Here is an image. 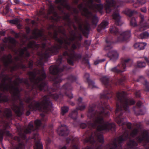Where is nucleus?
Wrapping results in <instances>:
<instances>
[{"label":"nucleus","mask_w":149,"mask_h":149,"mask_svg":"<svg viewBox=\"0 0 149 149\" xmlns=\"http://www.w3.org/2000/svg\"><path fill=\"white\" fill-rule=\"evenodd\" d=\"M137 146V143L133 140H130L127 143V149H135Z\"/></svg>","instance_id":"a211bd4d"},{"label":"nucleus","mask_w":149,"mask_h":149,"mask_svg":"<svg viewBox=\"0 0 149 149\" xmlns=\"http://www.w3.org/2000/svg\"><path fill=\"white\" fill-rule=\"evenodd\" d=\"M62 130V128H59L57 130V133L60 135L63 136L67 134L69 132L66 127H65L64 130Z\"/></svg>","instance_id":"6ab92c4d"},{"label":"nucleus","mask_w":149,"mask_h":149,"mask_svg":"<svg viewBox=\"0 0 149 149\" xmlns=\"http://www.w3.org/2000/svg\"><path fill=\"white\" fill-rule=\"evenodd\" d=\"M138 132V130L137 129H134L133 130L131 133L130 136L132 137H134Z\"/></svg>","instance_id":"4c0bfd02"},{"label":"nucleus","mask_w":149,"mask_h":149,"mask_svg":"<svg viewBox=\"0 0 149 149\" xmlns=\"http://www.w3.org/2000/svg\"><path fill=\"white\" fill-rule=\"evenodd\" d=\"M91 111L90 110H89V112L88 113V117H90V115H91Z\"/></svg>","instance_id":"603ef678"},{"label":"nucleus","mask_w":149,"mask_h":149,"mask_svg":"<svg viewBox=\"0 0 149 149\" xmlns=\"http://www.w3.org/2000/svg\"><path fill=\"white\" fill-rule=\"evenodd\" d=\"M146 45V43L145 42H137L134 44V47L138 49L143 50L144 49Z\"/></svg>","instance_id":"f3484780"},{"label":"nucleus","mask_w":149,"mask_h":149,"mask_svg":"<svg viewBox=\"0 0 149 149\" xmlns=\"http://www.w3.org/2000/svg\"><path fill=\"white\" fill-rule=\"evenodd\" d=\"M5 114L8 118H10L12 116L11 110L10 109H6L5 110Z\"/></svg>","instance_id":"cd10ccee"},{"label":"nucleus","mask_w":149,"mask_h":149,"mask_svg":"<svg viewBox=\"0 0 149 149\" xmlns=\"http://www.w3.org/2000/svg\"><path fill=\"white\" fill-rule=\"evenodd\" d=\"M140 17L141 20L139 23L140 26L139 31H142L149 28V26H146V23L143 20L144 16L143 15L140 14Z\"/></svg>","instance_id":"ddd939ff"},{"label":"nucleus","mask_w":149,"mask_h":149,"mask_svg":"<svg viewBox=\"0 0 149 149\" xmlns=\"http://www.w3.org/2000/svg\"><path fill=\"white\" fill-rule=\"evenodd\" d=\"M128 14L130 16H131L132 14H134V13H136V12L134 11H132L130 9H128Z\"/></svg>","instance_id":"a19ab883"},{"label":"nucleus","mask_w":149,"mask_h":149,"mask_svg":"<svg viewBox=\"0 0 149 149\" xmlns=\"http://www.w3.org/2000/svg\"><path fill=\"white\" fill-rule=\"evenodd\" d=\"M50 73L55 74H57L59 71V70L56 66H52L49 68Z\"/></svg>","instance_id":"412c9836"},{"label":"nucleus","mask_w":149,"mask_h":149,"mask_svg":"<svg viewBox=\"0 0 149 149\" xmlns=\"http://www.w3.org/2000/svg\"><path fill=\"white\" fill-rule=\"evenodd\" d=\"M88 82V84H89V86L91 88H93L94 87H95V86L94 83L92 81H89Z\"/></svg>","instance_id":"58836bf2"},{"label":"nucleus","mask_w":149,"mask_h":149,"mask_svg":"<svg viewBox=\"0 0 149 149\" xmlns=\"http://www.w3.org/2000/svg\"><path fill=\"white\" fill-rule=\"evenodd\" d=\"M96 149H101V147H99L98 148H97Z\"/></svg>","instance_id":"774afa93"},{"label":"nucleus","mask_w":149,"mask_h":149,"mask_svg":"<svg viewBox=\"0 0 149 149\" xmlns=\"http://www.w3.org/2000/svg\"><path fill=\"white\" fill-rule=\"evenodd\" d=\"M54 8L52 5H50L49 7L48 13L49 14L53 13H54Z\"/></svg>","instance_id":"c9c22d12"},{"label":"nucleus","mask_w":149,"mask_h":149,"mask_svg":"<svg viewBox=\"0 0 149 149\" xmlns=\"http://www.w3.org/2000/svg\"><path fill=\"white\" fill-rule=\"evenodd\" d=\"M77 38L74 35H71L68 38L66 36L64 35V37L58 40V41L60 45H61L63 47L66 48V46L69 45L71 43H73L72 48L75 49L77 48L79 45V44L77 42Z\"/></svg>","instance_id":"39448f33"},{"label":"nucleus","mask_w":149,"mask_h":149,"mask_svg":"<svg viewBox=\"0 0 149 149\" xmlns=\"http://www.w3.org/2000/svg\"><path fill=\"white\" fill-rule=\"evenodd\" d=\"M129 61V59H127L122 63V64L116 67H115L111 69V70L113 72L119 73L120 72H124L126 67V63Z\"/></svg>","instance_id":"1a4fd4ad"},{"label":"nucleus","mask_w":149,"mask_h":149,"mask_svg":"<svg viewBox=\"0 0 149 149\" xmlns=\"http://www.w3.org/2000/svg\"><path fill=\"white\" fill-rule=\"evenodd\" d=\"M129 137L128 133L126 132L123 136H120L118 138L115 139L109 145V149H117V143H120L122 141L125 140Z\"/></svg>","instance_id":"6e6552de"},{"label":"nucleus","mask_w":149,"mask_h":149,"mask_svg":"<svg viewBox=\"0 0 149 149\" xmlns=\"http://www.w3.org/2000/svg\"><path fill=\"white\" fill-rule=\"evenodd\" d=\"M73 149H77V147L76 146H74L73 148Z\"/></svg>","instance_id":"69168bd1"},{"label":"nucleus","mask_w":149,"mask_h":149,"mask_svg":"<svg viewBox=\"0 0 149 149\" xmlns=\"http://www.w3.org/2000/svg\"><path fill=\"white\" fill-rule=\"evenodd\" d=\"M64 88L69 89L70 88V86L68 84H66L64 85L63 86Z\"/></svg>","instance_id":"c03bdc74"},{"label":"nucleus","mask_w":149,"mask_h":149,"mask_svg":"<svg viewBox=\"0 0 149 149\" xmlns=\"http://www.w3.org/2000/svg\"><path fill=\"white\" fill-rule=\"evenodd\" d=\"M63 55L65 56L67 55L68 57V63L71 65L73 64V60L75 58H76L77 55L75 54L74 52L72 50L70 51L69 53L66 52L64 53Z\"/></svg>","instance_id":"9d476101"},{"label":"nucleus","mask_w":149,"mask_h":149,"mask_svg":"<svg viewBox=\"0 0 149 149\" xmlns=\"http://www.w3.org/2000/svg\"><path fill=\"white\" fill-rule=\"evenodd\" d=\"M138 2L134 4L133 6L135 8H137L140 6L146 3V0H137Z\"/></svg>","instance_id":"b1692460"},{"label":"nucleus","mask_w":149,"mask_h":149,"mask_svg":"<svg viewBox=\"0 0 149 149\" xmlns=\"http://www.w3.org/2000/svg\"><path fill=\"white\" fill-rule=\"evenodd\" d=\"M108 112L107 111H104L97 114V116H95V118L94 122V124L92 125L93 127L97 126V130L95 132L92 134L91 136L88 139L86 140V142H90L93 143L95 139L97 140L100 142H103L104 139L102 134H100L99 131L104 130L106 131L113 128L115 127L114 123L110 124L108 123H104L102 117L104 116L107 115Z\"/></svg>","instance_id":"f257e3e1"},{"label":"nucleus","mask_w":149,"mask_h":149,"mask_svg":"<svg viewBox=\"0 0 149 149\" xmlns=\"http://www.w3.org/2000/svg\"><path fill=\"white\" fill-rule=\"evenodd\" d=\"M85 107V106L83 105L82 106H79L78 108V109L80 110H82L84 109Z\"/></svg>","instance_id":"a18cd8bd"},{"label":"nucleus","mask_w":149,"mask_h":149,"mask_svg":"<svg viewBox=\"0 0 149 149\" xmlns=\"http://www.w3.org/2000/svg\"><path fill=\"white\" fill-rule=\"evenodd\" d=\"M72 115H73L75 114H76V111H73V112H72Z\"/></svg>","instance_id":"052dcab7"},{"label":"nucleus","mask_w":149,"mask_h":149,"mask_svg":"<svg viewBox=\"0 0 149 149\" xmlns=\"http://www.w3.org/2000/svg\"><path fill=\"white\" fill-rule=\"evenodd\" d=\"M10 42L13 45H14L15 42L16 41L15 39L13 38H10L9 39Z\"/></svg>","instance_id":"79ce46f5"},{"label":"nucleus","mask_w":149,"mask_h":149,"mask_svg":"<svg viewBox=\"0 0 149 149\" xmlns=\"http://www.w3.org/2000/svg\"><path fill=\"white\" fill-rule=\"evenodd\" d=\"M124 93H118L117 94V100L122 104V107L119 106L118 104L117 103V108L116 111V115L118 116L116 119V121L120 125H122L125 124L123 119H121L120 116L122 114V109H124L125 111H127L129 105L133 104L135 102L132 99H127L124 97Z\"/></svg>","instance_id":"7ed1b4c3"},{"label":"nucleus","mask_w":149,"mask_h":149,"mask_svg":"<svg viewBox=\"0 0 149 149\" xmlns=\"http://www.w3.org/2000/svg\"><path fill=\"white\" fill-rule=\"evenodd\" d=\"M101 80L102 82L106 84L108 83V79L106 77H104L101 79Z\"/></svg>","instance_id":"473e14b6"},{"label":"nucleus","mask_w":149,"mask_h":149,"mask_svg":"<svg viewBox=\"0 0 149 149\" xmlns=\"http://www.w3.org/2000/svg\"><path fill=\"white\" fill-rule=\"evenodd\" d=\"M141 11L143 13H146V8L145 7L141 8Z\"/></svg>","instance_id":"de8ad7c7"},{"label":"nucleus","mask_w":149,"mask_h":149,"mask_svg":"<svg viewBox=\"0 0 149 149\" xmlns=\"http://www.w3.org/2000/svg\"><path fill=\"white\" fill-rule=\"evenodd\" d=\"M56 3H60L62 6L68 9L69 8L68 5L66 2L65 0H56Z\"/></svg>","instance_id":"aec40b11"},{"label":"nucleus","mask_w":149,"mask_h":149,"mask_svg":"<svg viewBox=\"0 0 149 149\" xmlns=\"http://www.w3.org/2000/svg\"><path fill=\"white\" fill-rule=\"evenodd\" d=\"M33 34L38 36H40L42 34L41 32L38 30L33 32Z\"/></svg>","instance_id":"ea45409f"},{"label":"nucleus","mask_w":149,"mask_h":149,"mask_svg":"<svg viewBox=\"0 0 149 149\" xmlns=\"http://www.w3.org/2000/svg\"><path fill=\"white\" fill-rule=\"evenodd\" d=\"M137 65L139 68H143L145 66L146 64L144 62H138L137 63Z\"/></svg>","instance_id":"f704fd0d"},{"label":"nucleus","mask_w":149,"mask_h":149,"mask_svg":"<svg viewBox=\"0 0 149 149\" xmlns=\"http://www.w3.org/2000/svg\"><path fill=\"white\" fill-rule=\"evenodd\" d=\"M52 107L51 103L49 100L48 96H45L42 99L41 102L39 103L37 102H33L29 106L31 110H38L47 112Z\"/></svg>","instance_id":"20e7f679"},{"label":"nucleus","mask_w":149,"mask_h":149,"mask_svg":"<svg viewBox=\"0 0 149 149\" xmlns=\"http://www.w3.org/2000/svg\"><path fill=\"white\" fill-rule=\"evenodd\" d=\"M50 140L49 139H47V142L48 143H49L50 142Z\"/></svg>","instance_id":"0e129e2a"},{"label":"nucleus","mask_w":149,"mask_h":149,"mask_svg":"<svg viewBox=\"0 0 149 149\" xmlns=\"http://www.w3.org/2000/svg\"><path fill=\"white\" fill-rule=\"evenodd\" d=\"M68 110V108L67 107H64L61 108L62 114L63 115L65 113L67 112Z\"/></svg>","instance_id":"e433bc0d"},{"label":"nucleus","mask_w":149,"mask_h":149,"mask_svg":"<svg viewBox=\"0 0 149 149\" xmlns=\"http://www.w3.org/2000/svg\"><path fill=\"white\" fill-rule=\"evenodd\" d=\"M26 50L27 48L25 47L23 49H19L16 53L18 55L19 57H22L24 53L26 52Z\"/></svg>","instance_id":"5701e85b"},{"label":"nucleus","mask_w":149,"mask_h":149,"mask_svg":"<svg viewBox=\"0 0 149 149\" xmlns=\"http://www.w3.org/2000/svg\"><path fill=\"white\" fill-rule=\"evenodd\" d=\"M41 123V121L40 120H37L35 121V124L37 129H38V128L40 126Z\"/></svg>","instance_id":"72a5a7b5"},{"label":"nucleus","mask_w":149,"mask_h":149,"mask_svg":"<svg viewBox=\"0 0 149 149\" xmlns=\"http://www.w3.org/2000/svg\"><path fill=\"white\" fill-rule=\"evenodd\" d=\"M78 101L79 102H81V101H82V98L81 97H80L78 99Z\"/></svg>","instance_id":"864d4df0"},{"label":"nucleus","mask_w":149,"mask_h":149,"mask_svg":"<svg viewBox=\"0 0 149 149\" xmlns=\"http://www.w3.org/2000/svg\"><path fill=\"white\" fill-rule=\"evenodd\" d=\"M135 95H136L137 97H139L140 96L139 93V92H137V93H136Z\"/></svg>","instance_id":"6e6d98bb"},{"label":"nucleus","mask_w":149,"mask_h":149,"mask_svg":"<svg viewBox=\"0 0 149 149\" xmlns=\"http://www.w3.org/2000/svg\"><path fill=\"white\" fill-rule=\"evenodd\" d=\"M15 2L16 3H18L19 2V0H15Z\"/></svg>","instance_id":"13d9d810"},{"label":"nucleus","mask_w":149,"mask_h":149,"mask_svg":"<svg viewBox=\"0 0 149 149\" xmlns=\"http://www.w3.org/2000/svg\"><path fill=\"white\" fill-rule=\"evenodd\" d=\"M149 36L148 33L147 32H145L141 34L139 36V38L141 39L147 38Z\"/></svg>","instance_id":"7c9ffc66"},{"label":"nucleus","mask_w":149,"mask_h":149,"mask_svg":"<svg viewBox=\"0 0 149 149\" xmlns=\"http://www.w3.org/2000/svg\"><path fill=\"white\" fill-rule=\"evenodd\" d=\"M106 42L108 43V45L105 48V49H106V50H107V49H109V48H110L111 47H110L109 46V45H109V43L108 42L107 40H106Z\"/></svg>","instance_id":"09e8293b"},{"label":"nucleus","mask_w":149,"mask_h":149,"mask_svg":"<svg viewBox=\"0 0 149 149\" xmlns=\"http://www.w3.org/2000/svg\"><path fill=\"white\" fill-rule=\"evenodd\" d=\"M89 74L88 73H86L84 75V77L87 79V80H88V78L89 77Z\"/></svg>","instance_id":"49530a36"},{"label":"nucleus","mask_w":149,"mask_h":149,"mask_svg":"<svg viewBox=\"0 0 149 149\" xmlns=\"http://www.w3.org/2000/svg\"><path fill=\"white\" fill-rule=\"evenodd\" d=\"M34 149H43L42 144L40 142H38L36 143L34 147Z\"/></svg>","instance_id":"c85d7f7f"},{"label":"nucleus","mask_w":149,"mask_h":149,"mask_svg":"<svg viewBox=\"0 0 149 149\" xmlns=\"http://www.w3.org/2000/svg\"><path fill=\"white\" fill-rule=\"evenodd\" d=\"M108 55L110 58L111 60L113 62L116 61L118 57V54L115 50H112L108 54Z\"/></svg>","instance_id":"9b49d317"},{"label":"nucleus","mask_w":149,"mask_h":149,"mask_svg":"<svg viewBox=\"0 0 149 149\" xmlns=\"http://www.w3.org/2000/svg\"><path fill=\"white\" fill-rule=\"evenodd\" d=\"M66 148L65 146H64L63 147H62L61 149H66Z\"/></svg>","instance_id":"338daca9"},{"label":"nucleus","mask_w":149,"mask_h":149,"mask_svg":"<svg viewBox=\"0 0 149 149\" xmlns=\"http://www.w3.org/2000/svg\"><path fill=\"white\" fill-rule=\"evenodd\" d=\"M85 3V6L83 4H81L79 6V10H82V14L87 17L90 16L92 19L93 24H96L98 21L97 17L96 16H93L92 13L89 12L87 8L88 7L90 9L95 11H99L101 12L103 8V5L101 4H97L95 3L94 1L99 3L100 0H84Z\"/></svg>","instance_id":"f03ea898"},{"label":"nucleus","mask_w":149,"mask_h":149,"mask_svg":"<svg viewBox=\"0 0 149 149\" xmlns=\"http://www.w3.org/2000/svg\"><path fill=\"white\" fill-rule=\"evenodd\" d=\"M66 95L68 96L70 98H72V94L70 93L69 95H68L67 94H66Z\"/></svg>","instance_id":"8fccbe9b"},{"label":"nucleus","mask_w":149,"mask_h":149,"mask_svg":"<svg viewBox=\"0 0 149 149\" xmlns=\"http://www.w3.org/2000/svg\"><path fill=\"white\" fill-rule=\"evenodd\" d=\"M4 57V62L5 65H7L8 63L11 62V56L10 55H9L8 56H5Z\"/></svg>","instance_id":"4be33fe9"},{"label":"nucleus","mask_w":149,"mask_h":149,"mask_svg":"<svg viewBox=\"0 0 149 149\" xmlns=\"http://www.w3.org/2000/svg\"><path fill=\"white\" fill-rule=\"evenodd\" d=\"M36 43L34 41L31 42L29 43L28 47V48H31L33 49L36 47Z\"/></svg>","instance_id":"c756f323"},{"label":"nucleus","mask_w":149,"mask_h":149,"mask_svg":"<svg viewBox=\"0 0 149 149\" xmlns=\"http://www.w3.org/2000/svg\"><path fill=\"white\" fill-rule=\"evenodd\" d=\"M12 108L18 116H20L22 114V113L21 111V110L22 109V106L18 107L14 104L12 106Z\"/></svg>","instance_id":"dca6fc26"},{"label":"nucleus","mask_w":149,"mask_h":149,"mask_svg":"<svg viewBox=\"0 0 149 149\" xmlns=\"http://www.w3.org/2000/svg\"><path fill=\"white\" fill-rule=\"evenodd\" d=\"M14 139L15 140H17L18 141H19V138L17 137H15L14 138Z\"/></svg>","instance_id":"4d7b16f0"},{"label":"nucleus","mask_w":149,"mask_h":149,"mask_svg":"<svg viewBox=\"0 0 149 149\" xmlns=\"http://www.w3.org/2000/svg\"><path fill=\"white\" fill-rule=\"evenodd\" d=\"M148 138H149V136L148 132L145 131L143 132L141 134V136L137 138V140L139 142H141L143 140L148 141Z\"/></svg>","instance_id":"4468645a"},{"label":"nucleus","mask_w":149,"mask_h":149,"mask_svg":"<svg viewBox=\"0 0 149 149\" xmlns=\"http://www.w3.org/2000/svg\"><path fill=\"white\" fill-rule=\"evenodd\" d=\"M130 24L133 26H135L137 25L136 21L134 17H133L131 19L130 21Z\"/></svg>","instance_id":"2f4dec72"},{"label":"nucleus","mask_w":149,"mask_h":149,"mask_svg":"<svg viewBox=\"0 0 149 149\" xmlns=\"http://www.w3.org/2000/svg\"><path fill=\"white\" fill-rule=\"evenodd\" d=\"M114 6V2L113 0H106L105 8L106 12L109 13L111 11V7Z\"/></svg>","instance_id":"f8f14e48"},{"label":"nucleus","mask_w":149,"mask_h":149,"mask_svg":"<svg viewBox=\"0 0 149 149\" xmlns=\"http://www.w3.org/2000/svg\"><path fill=\"white\" fill-rule=\"evenodd\" d=\"M108 93H107V92H106V93H104L103 94V96H102V98H103V97H104L105 96H106V95L107 94H108Z\"/></svg>","instance_id":"bf43d9fd"},{"label":"nucleus","mask_w":149,"mask_h":149,"mask_svg":"<svg viewBox=\"0 0 149 149\" xmlns=\"http://www.w3.org/2000/svg\"><path fill=\"white\" fill-rule=\"evenodd\" d=\"M15 22V21L14 20H11L10 21V22L12 24H14Z\"/></svg>","instance_id":"5fc2aeb1"},{"label":"nucleus","mask_w":149,"mask_h":149,"mask_svg":"<svg viewBox=\"0 0 149 149\" xmlns=\"http://www.w3.org/2000/svg\"><path fill=\"white\" fill-rule=\"evenodd\" d=\"M104 59H103L102 60H96L95 61L94 64L95 65H96L104 61Z\"/></svg>","instance_id":"37998d69"},{"label":"nucleus","mask_w":149,"mask_h":149,"mask_svg":"<svg viewBox=\"0 0 149 149\" xmlns=\"http://www.w3.org/2000/svg\"><path fill=\"white\" fill-rule=\"evenodd\" d=\"M141 102L140 101L138 102L137 104V106L138 107H140L141 106Z\"/></svg>","instance_id":"3c124183"},{"label":"nucleus","mask_w":149,"mask_h":149,"mask_svg":"<svg viewBox=\"0 0 149 149\" xmlns=\"http://www.w3.org/2000/svg\"><path fill=\"white\" fill-rule=\"evenodd\" d=\"M113 19L115 21V23L116 25L120 26L123 23L120 19V17L119 14L117 13H114L113 15Z\"/></svg>","instance_id":"2eb2a0df"},{"label":"nucleus","mask_w":149,"mask_h":149,"mask_svg":"<svg viewBox=\"0 0 149 149\" xmlns=\"http://www.w3.org/2000/svg\"><path fill=\"white\" fill-rule=\"evenodd\" d=\"M33 128V126L32 123H29L28 128L25 130L24 132L26 133H28L30 132V130Z\"/></svg>","instance_id":"a878e982"},{"label":"nucleus","mask_w":149,"mask_h":149,"mask_svg":"<svg viewBox=\"0 0 149 149\" xmlns=\"http://www.w3.org/2000/svg\"><path fill=\"white\" fill-rule=\"evenodd\" d=\"M27 32H29L30 31V29L29 28H28L27 29Z\"/></svg>","instance_id":"e2e57ef3"},{"label":"nucleus","mask_w":149,"mask_h":149,"mask_svg":"<svg viewBox=\"0 0 149 149\" xmlns=\"http://www.w3.org/2000/svg\"><path fill=\"white\" fill-rule=\"evenodd\" d=\"M39 77L34 81L33 87L37 88L40 91L45 90L47 88L46 84L44 82L43 80L46 77L45 73L43 70L39 71Z\"/></svg>","instance_id":"0eeeda50"},{"label":"nucleus","mask_w":149,"mask_h":149,"mask_svg":"<svg viewBox=\"0 0 149 149\" xmlns=\"http://www.w3.org/2000/svg\"><path fill=\"white\" fill-rule=\"evenodd\" d=\"M30 113V112L29 111H28L26 113V114L28 116Z\"/></svg>","instance_id":"680f3d73"},{"label":"nucleus","mask_w":149,"mask_h":149,"mask_svg":"<svg viewBox=\"0 0 149 149\" xmlns=\"http://www.w3.org/2000/svg\"><path fill=\"white\" fill-rule=\"evenodd\" d=\"M110 30L112 33L115 34H118L120 35L117 39V41L119 42H122L126 41L131 36L130 32L129 31H121L118 30L114 26L111 27Z\"/></svg>","instance_id":"423d86ee"},{"label":"nucleus","mask_w":149,"mask_h":149,"mask_svg":"<svg viewBox=\"0 0 149 149\" xmlns=\"http://www.w3.org/2000/svg\"><path fill=\"white\" fill-rule=\"evenodd\" d=\"M108 22L107 21H104L99 26V28L101 30L104 29L108 27Z\"/></svg>","instance_id":"393cba45"},{"label":"nucleus","mask_w":149,"mask_h":149,"mask_svg":"<svg viewBox=\"0 0 149 149\" xmlns=\"http://www.w3.org/2000/svg\"><path fill=\"white\" fill-rule=\"evenodd\" d=\"M4 134H6L7 136H10V134L8 131H6L5 130H0V138H1L3 135Z\"/></svg>","instance_id":"bb28decb"}]
</instances>
